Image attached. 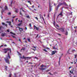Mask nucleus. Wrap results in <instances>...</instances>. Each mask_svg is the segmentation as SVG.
<instances>
[{"instance_id":"a878e982","label":"nucleus","mask_w":77,"mask_h":77,"mask_svg":"<svg viewBox=\"0 0 77 77\" xmlns=\"http://www.w3.org/2000/svg\"><path fill=\"white\" fill-rule=\"evenodd\" d=\"M74 56H75V59L77 57V54L75 55Z\"/></svg>"},{"instance_id":"49530a36","label":"nucleus","mask_w":77,"mask_h":77,"mask_svg":"<svg viewBox=\"0 0 77 77\" xmlns=\"http://www.w3.org/2000/svg\"><path fill=\"white\" fill-rule=\"evenodd\" d=\"M33 47V48H35V49H36V47Z\"/></svg>"},{"instance_id":"0eeeda50","label":"nucleus","mask_w":77,"mask_h":77,"mask_svg":"<svg viewBox=\"0 0 77 77\" xmlns=\"http://www.w3.org/2000/svg\"><path fill=\"white\" fill-rule=\"evenodd\" d=\"M62 5H63V3H60L57 6V8H58L60 6H62Z\"/></svg>"},{"instance_id":"2f4dec72","label":"nucleus","mask_w":77,"mask_h":77,"mask_svg":"<svg viewBox=\"0 0 77 77\" xmlns=\"http://www.w3.org/2000/svg\"><path fill=\"white\" fill-rule=\"evenodd\" d=\"M34 29H35V28H36V27H36V26H35V25H34Z\"/></svg>"},{"instance_id":"cd10ccee","label":"nucleus","mask_w":77,"mask_h":77,"mask_svg":"<svg viewBox=\"0 0 77 77\" xmlns=\"http://www.w3.org/2000/svg\"><path fill=\"white\" fill-rule=\"evenodd\" d=\"M29 26H30L29 28H30L32 27V25L31 24V23H30V24H29Z\"/></svg>"},{"instance_id":"de8ad7c7","label":"nucleus","mask_w":77,"mask_h":77,"mask_svg":"<svg viewBox=\"0 0 77 77\" xmlns=\"http://www.w3.org/2000/svg\"><path fill=\"white\" fill-rule=\"evenodd\" d=\"M7 32H9V29L7 30Z\"/></svg>"},{"instance_id":"aec40b11","label":"nucleus","mask_w":77,"mask_h":77,"mask_svg":"<svg viewBox=\"0 0 77 77\" xmlns=\"http://www.w3.org/2000/svg\"><path fill=\"white\" fill-rule=\"evenodd\" d=\"M22 24V23H20L19 24H18L17 25V26H20L21 25V24Z\"/></svg>"},{"instance_id":"bb28decb","label":"nucleus","mask_w":77,"mask_h":77,"mask_svg":"<svg viewBox=\"0 0 77 77\" xmlns=\"http://www.w3.org/2000/svg\"><path fill=\"white\" fill-rule=\"evenodd\" d=\"M7 68H8V67L7 66H5V69H6V70H7Z\"/></svg>"},{"instance_id":"f704fd0d","label":"nucleus","mask_w":77,"mask_h":77,"mask_svg":"<svg viewBox=\"0 0 77 77\" xmlns=\"http://www.w3.org/2000/svg\"><path fill=\"white\" fill-rule=\"evenodd\" d=\"M11 75H12V74H9V77H11Z\"/></svg>"},{"instance_id":"09e8293b","label":"nucleus","mask_w":77,"mask_h":77,"mask_svg":"<svg viewBox=\"0 0 77 77\" xmlns=\"http://www.w3.org/2000/svg\"><path fill=\"white\" fill-rule=\"evenodd\" d=\"M25 29L26 30H27V27H25Z\"/></svg>"},{"instance_id":"37998d69","label":"nucleus","mask_w":77,"mask_h":77,"mask_svg":"<svg viewBox=\"0 0 77 77\" xmlns=\"http://www.w3.org/2000/svg\"><path fill=\"white\" fill-rule=\"evenodd\" d=\"M27 2H28V3H30V1H27Z\"/></svg>"},{"instance_id":"4c0bfd02","label":"nucleus","mask_w":77,"mask_h":77,"mask_svg":"<svg viewBox=\"0 0 77 77\" xmlns=\"http://www.w3.org/2000/svg\"><path fill=\"white\" fill-rule=\"evenodd\" d=\"M20 15H22V13H21V12L20 11Z\"/></svg>"},{"instance_id":"338daca9","label":"nucleus","mask_w":77,"mask_h":77,"mask_svg":"<svg viewBox=\"0 0 77 77\" xmlns=\"http://www.w3.org/2000/svg\"><path fill=\"white\" fill-rule=\"evenodd\" d=\"M18 20V18L16 19V20Z\"/></svg>"},{"instance_id":"774afa93","label":"nucleus","mask_w":77,"mask_h":77,"mask_svg":"<svg viewBox=\"0 0 77 77\" xmlns=\"http://www.w3.org/2000/svg\"><path fill=\"white\" fill-rule=\"evenodd\" d=\"M29 3H30V5H32V3L30 2Z\"/></svg>"},{"instance_id":"393cba45","label":"nucleus","mask_w":77,"mask_h":77,"mask_svg":"<svg viewBox=\"0 0 77 77\" xmlns=\"http://www.w3.org/2000/svg\"><path fill=\"white\" fill-rule=\"evenodd\" d=\"M27 40L29 42H30V39L29 38H27Z\"/></svg>"},{"instance_id":"423d86ee","label":"nucleus","mask_w":77,"mask_h":77,"mask_svg":"<svg viewBox=\"0 0 77 77\" xmlns=\"http://www.w3.org/2000/svg\"><path fill=\"white\" fill-rule=\"evenodd\" d=\"M20 58H21V59H26V58H27V59H30L31 58V57H24V56H23V57H20Z\"/></svg>"},{"instance_id":"f3484780","label":"nucleus","mask_w":77,"mask_h":77,"mask_svg":"<svg viewBox=\"0 0 77 77\" xmlns=\"http://www.w3.org/2000/svg\"><path fill=\"white\" fill-rule=\"evenodd\" d=\"M40 18L41 19V18H42V19H43V20H44V18H43V17H42V15H40Z\"/></svg>"},{"instance_id":"f03ea898","label":"nucleus","mask_w":77,"mask_h":77,"mask_svg":"<svg viewBox=\"0 0 77 77\" xmlns=\"http://www.w3.org/2000/svg\"><path fill=\"white\" fill-rule=\"evenodd\" d=\"M4 50L5 51H4V53H7V51H9L10 53L11 52V49L10 48L4 49Z\"/></svg>"},{"instance_id":"9d476101","label":"nucleus","mask_w":77,"mask_h":77,"mask_svg":"<svg viewBox=\"0 0 77 77\" xmlns=\"http://www.w3.org/2000/svg\"><path fill=\"white\" fill-rule=\"evenodd\" d=\"M60 30L61 32H64V30H65V28H62L60 29Z\"/></svg>"},{"instance_id":"72a5a7b5","label":"nucleus","mask_w":77,"mask_h":77,"mask_svg":"<svg viewBox=\"0 0 77 77\" xmlns=\"http://www.w3.org/2000/svg\"><path fill=\"white\" fill-rule=\"evenodd\" d=\"M6 23H10V21H6Z\"/></svg>"},{"instance_id":"864d4df0","label":"nucleus","mask_w":77,"mask_h":77,"mask_svg":"<svg viewBox=\"0 0 77 77\" xmlns=\"http://www.w3.org/2000/svg\"><path fill=\"white\" fill-rule=\"evenodd\" d=\"M20 10H21V9L22 10H23V8H20Z\"/></svg>"},{"instance_id":"680f3d73","label":"nucleus","mask_w":77,"mask_h":77,"mask_svg":"<svg viewBox=\"0 0 77 77\" xmlns=\"http://www.w3.org/2000/svg\"><path fill=\"white\" fill-rule=\"evenodd\" d=\"M71 68V67H69V69H70V68Z\"/></svg>"},{"instance_id":"e2e57ef3","label":"nucleus","mask_w":77,"mask_h":77,"mask_svg":"<svg viewBox=\"0 0 77 77\" xmlns=\"http://www.w3.org/2000/svg\"><path fill=\"white\" fill-rule=\"evenodd\" d=\"M57 27H59V26H58V25H57Z\"/></svg>"},{"instance_id":"4be33fe9","label":"nucleus","mask_w":77,"mask_h":77,"mask_svg":"<svg viewBox=\"0 0 77 77\" xmlns=\"http://www.w3.org/2000/svg\"><path fill=\"white\" fill-rule=\"evenodd\" d=\"M10 33L12 34L13 35H15V34H14V33H12V32H10Z\"/></svg>"},{"instance_id":"ea45409f","label":"nucleus","mask_w":77,"mask_h":77,"mask_svg":"<svg viewBox=\"0 0 77 77\" xmlns=\"http://www.w3.org/2000/svg\"><path fill=\"white\" fill-rule=\"evenodd\" d=\"M9 25L10 26H11V22H10V23H9Z\"/></svg>"},{"instance_id":"79ce46f5","label":"nucleus","mask_w":77,"mask_h":77,"mask_svg":"<svg viewBox=\"0 0 77 77\" xmlns=\"http://www.w3.org/2000/svg\"><path fill=\"white\" fill-rule=\"evenodd\" d=\"M8 15H11V13H8Z\"/></svg>"},{"instance_id":"412c9836","label":"nucleus","mask_w":77,"mask_h":77,"mask_svg":"<svg viewBox=\"0 0 77 77\" xmlns=\"http://www.w3.org/2000/svg\"><path fill=\"white\" fill-rule=\"evenodd\" d=\"M43 51H45V52H47V51L46 50V49H43Z\"/></svg>"},{"instance_id":"dca6fc26","label":"nucleus","mask_w":77,"mask_h":77,"mask_svg":"<svg viewBox=\"0 0 77 77\" xmlns=\"http://www.w3.org/2000/svg\"><path fill=\"white\" fill-rule=\"evenodd\" d=\"M8 57L9 59H11V57L9 56V52L8 53Z\"/></svg>"},{"instance_id":"20e7f679","label":"nucleus","mask_w":77,"mask_h":77,"mask_svg":"<svg viewBox=\"0 0 77 77\" xmlns=\"http://www.w3.org/2000/svg\"><path fill=\"white\" fill-rule=\"evenodd\" d=\"M45 66H44V64H42L41 66V67L42 68H40V69H41V70H45V68H43V67H44Z\"/></svg>"},{"instance_id":"7ed1b4c3","label":"nucleus","mask_w":77,"mask_h":77,"mask_svg":"<svg viewBox=\"0 0 77 77\" xmlns=\"http://www.w3.org/2000/svg\"><path fill=\"white\" fill-rule=\"evenodd\" d=\"M5 60L6 63L9 64V60L8 58V56H7L5 58Z\"/></svg>"},{"instance_id":"7c9ffc66","label":"nucleus","mask_w":77,"mask_h":77,"mask_svg":"<svg viewBox=\"0 0 77 77\" xmlns=\"http://www.w3.org/2000/svg\"><path fill=\"white\" fill-rule=\"evenodd\" d=\"M35 19H36L37 20H38V17H35Z\"/></svg>"},{"instance_id":"f8f14e48","label":"nucleus","mask_w":77,"mask_h":77,"mask_svg":"<svg viewBox=\"0 0 77 77\" xmlns=\"http://www.w3.org/2000/svg\"><path fill=\"white\" fill-rule=\"evenodd\" d=\"M19 29H20V32L21 31H23V28H22L19 27Z\"/></svg>"},{"instance_id":"5701e85b","label":"nucleus","mask_w":77,"mask_h":77,"mask_svg":"<svg viewBox=\"0 0 77 77\" xmlns=\"http://www.w3.org/2000/svg\"><path fill=\"white\" fill-rule=\"evenodd\" d=\"M45 48H46V49H47L48 50H50V48L48 47H45Z\"/></svg>"},{"instance_id":"5fc2aeb1","label":"nucleus","mask_w":77,"mask_h":77,"mask_svg":"<svg viewBox=\"0 0 77 77\" xmlns=\"http://www.w3.org/2000/svg\"><path fill=\"white\" fill-rule=\"evenodd\" d=\"M12 2H13V1H12L11 2V4H12Z\"/></svg>"},{"instance_id":"473e14b6","label":"nucleus","mask_w":77,"mask_h":77,"mask_svg":"<svg viewBox=\"0 0 77 77\" xmlns=\"http://www.w3.org/2000/svg\"><path fill=\"white\" fill-rule=\"evenodd\" d=\"M70 73H71V74H73V72H72V71L71 72V71H70Z\"/></svg>"},{"instance_id":"1a4fd4ad","label":"nucleus","mask_w":77,"mask_h":77,"mask_svg":"<svg viewBox=\"0 0 77 77\" xmlns=\"http://www.w3.org/2000/svg\"><path fill=\"white\" fill-rule=\"evenodd\" d=\"M2 25H4L6 27H8V25H7V24H6L5 23L2 22Z\"/></svg>"},{"instance_id":"6ab92c4d","label":"nucleus","mask_w":77,"mask_h":77,"mask_svg":"<svg viewBox=\"0 0 77 77\" xmlns=\"http://www.w3.org/2000/svg\"><path fill=\"white\" fill-rule=\"evenodd\" d=\"M18 9H17L15 11V12H16V13H18Z\"/></svg>"},{"instance_id":"9b49d317","label":"nucleus","mask_w":77,"mask_h":77,"mask_svg":"<svg viewBox=\"0 0 77 77\" xmlns=\"http://www.w3.org/2000/svg\"><path fill=\"white\" fill-rule=\"evenodd\" d=\"M59 15H60L61 17H62L63 16V14H62V12H61L58 15L57 17H59Z\"/></svg>"},{"instance_id":"8fccbe9b","label":"nucleus","mask_w":77,"mask_h":77,"mask_svg":"<svg viewBox=\"0 0 77 77\" xmlns=\"http://www.w3.org/2000/svg\"><path fill=\"white\" fill-rule=\"evenodd\" d=\"M29 64H32V63H29Z\"/></svg>"},{"instance_id":"052dcab7","label":"nucleus","mask_w":77,"mask_h":77,"mask_svg":"<svg viewBox=\"0 0 77 77\" xmlns=\"http://www.w3.org/2000/svg\"><path fill=\"white\" fill-rule=\"evenodd\" d=\"M15 17H12V18H15Z\"/></svg>"},{"instance_id":"58836bf2","label":"nucleus","mask_w":77,"mask_h":77,"mask_svg":"<svg viewBox=\"0 0 77 77\" xmlns=\"http://www.w3.org/2000/svg\"><path fill=\"white\" fill-rule=\"evenodd\" d=\"M12 37H13V38H15V36H14V35H12Z\"/></svg>"},{"instance_id":"a19ab883","label":"nucleus","mask_w":77,"mask_h":77,"mask_svg":"<svg viewBox=\"0 0 77 77\" xmlns=\"http://www.w3.org/2000/svg\"><path fill=\"white\" fill-rule=\"evenodd\" d=\"M35 59H38V58L36 57H35Z\"/></svg>"},{"instance_id":"a211bd4d","label":"nucleus","mask_w":77,"mask_h":77,"mask_svg":"<svg viewBox=\"0 0 77 77\" xmlns=\"http://www.w3.org/2000/svg\"><path fill=\"white\" fill-rule=\"evenodd\" d=\"M26 50V48H22L21 49L20 51H22V50Z\"/></svg>"},{"instance_id":"13d9d810","label":"nucleus","mask_w":77,"mask_h":77,"mask_svg":"<svg viewBox=\"0 0 77 77\" xmlns=\"http://www.w3.org/2000/svg\"><path fill=\"white\" fill-rule=\"evenodd\" d=\"M22 11L23 12H25V11H24V10H22Z\"/></svg>"},{"instance_id":"603ef678","label":"nucleus","mask_w":77,"mask_h":77,"mask_svg":"<svg viewBox=\"0 0 77 77\" xmlns=\"http://www.w3.org/2000/svg\"><path fill=\"white\" fill-rule=\"evenodd\" d=\"M32 50H34V51H35L36 50L34 49H32Z\"/></svg>"},{"instance_id":"0e129e2a","label":"nucleus","mask_w":77,"mask_h":77,"mask_svg":"<svg viewBox=\"0 0 77 77\" xmlns=\"http://www.w3.org/2000/svg\"><path fill=\"white\" fill-rule=\"evenodd\" d=\"M12 43L13 44H15V43H14V42H12Z\"/></svg>"},{"instance_id":"3c124183","label":"nucleus","mask_w":77,"mask_h":77,"mask_svg":"<svg viewBox=\"0 0 77 77\" xmlns=\"http://www.w3.org/2000/svg\"><path fill=\"white\" fill-rule=\"evenodd\" d=\"M48 17H50V16H49V14H48Z\"/></svg>"},{"instance_id":"4d7b16f0","label":"nucleus","mask_w":77,"mask_h":77,"mask_svg":"<svg viewBox=\"0 0 77 77\" xmlns=\"http://www.w3.org/2000/svg\"><path fill=\"white\" fill-rule=\"evenodd\" d=\"M12 22H14V20L13 19H12Z\"/></svg>"},{"instance_id":"c03bdc74","label":"nucleus","mask_w":77,"mask_h":77,"mask_svg":"<svg viewBox=\"0 0 77 77\" xmlns=\"http://www.w3.org/2000/svg\"><path fill=\"white\" fill-rule=\"evenodd\" d=\"M36 30H38V27H36Z\"/></svg>"},{"instance_id":"39448f33","label":"nucleus","mask_w":77,"mask_h":77,"mask_svg":"<svg viewBox=\"0 0 77 77\" xmlns=\"http://www.w3.org/2000/svg\"><path fill=\"white\" fill-rule=\"evenodd\" d=\"M3 4H2L1 5V8L2 9V11H1V13L2 14L3 13V12H4V10H3Z\"/></svg>"},{"instance_id":"e433bc0d","label":"nucleus","mask_w":77,"mask_h":77,"mask_svg":"<svg viewBox=\"0 0 77 77\" xmlns=\"http://www.w3.org/2000/svg\"><path fill=\"white\" fill-rule=\"evenodd\" d=\"M18 55H21V54L20 53L18 52Z\"/></svg>"},{"instance_id":"c85d7f7f","label":"nucleus","mask_w":77,"mask_h":77,"mask_svg":"<svg viewBox=\"0 0 77 77\" xmlns=\"http://www.w3.org/2000/svg\"><path fill=\"white\" fill-rule=\"evenodd\" d=\"M65 35H68V32H66V33H65Z\"/></svg>"},{"instance_id":"6e6552de","label":"nucleus","mask_w":77,"mask_h":77,"mask_svg":"<svg viewBox=\"0 0 77 77\" xmlns=\"http://www.w3.org/2000/svg\"><path fill=\"white\" fill-rule=\"evenodd\" d=\"M55 53H57V51H52L51 53V55H53L55 54Z\"/></svg>"},{"instance_id":"6e6d98bb","label":"nucleus","mask_w":77,"mask_h":77,"mask_svg":"<svg viewBox=\"0 0 77 77\" xmlns=\"http://www.w3.org/2000/svg\"><path fill=\"white\" fill-rule=\"evenodd\" d=\"M32 8H34V5H33L32 6Z\"/></svg>"},{"instance_id":"69168bd1","label":"nucleus","mask_w":77,"mask_h":77,"mask_svg":"<svg viewBox=\"0 0 77 77\" xmlns=\"http://www.w3.org/2000/svg\"><path fill=\"white\" fill-rule=\"evenodd\" d=\"M69 6L70 7H71V5H69Z\"/></svg>"},{"instance_id":"a18cd8bd","label":"nucleus","mask_w":77,"mask_h":77,"mask_svg":"<svg viewBox=\"0 0 77 77\" xmlns=\"http://www.w3.org/2000/svg\"><path fill=\"white\" fill-rule=\"evenodd\" d=\"M38 36H39V35L38 34H37V36H36V38H38Z\"/></svg>"},{"instance_id":"2eb2a0df","label":"nucleus","mask_w":77,"mask_h":77,"mask_svg":"<svg viewBox=\"0 0 77 77\" xmlns=\"http://www.w3.org/2000/svg\"><path fill=\"white\" fill-rule=\"evenodd\" d=\"M5 10H8V7L7 6L5 5Z\"/></svg>"},{"instance_id":"bf43d9fd","label":"nucleus","mask_w":77,"mask_h":77,"mask_svg":"<svg viewBox=\"0 0 77 77\" xmlns=\"http://www.w3.org/2000/svg\"><path fill=\"white\" fill-rule=\"evenodd\" d=\"M71 63L72 64V63H73V62H71Z\"/></svg>"},{"instance_id":"4468645a","label":"nucleus","mask_w":77,"mask_h":77,"mask_svg":"<svg viewBox=\"0 0 77 77\" xmlns=\"http://www.w3.org/2000/svg\"><path fill=\"white\" fill-rule=\"evenodd\" d=\"M5 35H6V34L5 33H2L1 34V36L3 37L5 36Z\"/></svg>"},{"instance_id":"c9c22d12","label":"nucleus","mask_w":77,"mask_h":77,"mask_svg":"<svg viewBox=\"0 0 77 77\" xmlns=\"http://www.w3.org/2000/svg\"><path fill=\"white\" fill-rule=\"evenodd\" d=\"M19 41H20V42L21 43H22V42H21V40H20V39H19Z\"/></svg>"},{"instance_id":"f257e3e1","label":"nucleus","mask_w":77,"mask_h":77,"mask_svg":"<svg viewBox=\"0 0 77 77\" xmlns=\"http://www.w3.org/2000/svg\"><path fill=\"white\" fill-rule=\"evenodd\" d=\"M74 51H75V49H73L72 50V51H71V48H70L67 51V53L68 54H72V53H74Z\"/></svg>"},{"instance_id":"c756f323","label":"nucleus","mask_w":77,"mask_h":77,"mask_svg":"<svg viewBox=\"0 0 77 77\" xmlns=\"http://www.w3.org/2000/svg\"><path fill=\"white\" fill-rule=\"evenodd\" d=\"M26 17L27 18H30V17L28 15V16H26Z\"/></svg>"},{"instance_id":"ddd939ff","label":"nucleus","mask_w":77,"mask_h":77,"mask_svg":"<svg viewBox=\"0 0 77 77\" xmlns=\"http://www.w3.org/2000/svg\"><path fill=\"white\" fill-rule=\"evenodd\" d=\"M50 8L49 9V12H50L51 11V7H50V5L49 6Z\"/></svg>"},{"instance_id":"b1692460","label":"nucleus","mask_w":77,"mask_h":77,"mask_svg":"<svg viewBox=\"0 0 77 77\" xmlns=\"http://www.w3.org/2000/svg\"><path fill=\"white\" fill-rule=\"evenodd\" d=\"M53 48L54 49H55V50H57V48H56L55 47H53Z\"/></svg>"}]
</instances>
